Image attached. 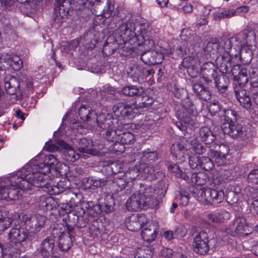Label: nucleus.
<instances>
[{"mask_svg":"<svg viewBox=\"0 0 258 258\" xmlns=\"http://www.w3.org/2000/svg\"><path fill=\"white\" fill-rule=\"evenodd\" d=\"M88 182L90 184L89 187L94 188L102 187L107 184L106 180L94 177H90L88 179Z\"/></svg>","mask_w":258,"mask_h":258,"instance_id":"55","label":"nucleus"},{"mask_svg":"<svg viewBox=\"0 0 258 258\" xmlns=\"http://www.w3.org/2000/svg\"><path fill=\"white\" fill-rule=\"evenodd\" d=\"M89 4H91L92 6L96 7L97 6H101V10L103 13V21L105 20L104 18L109 17L111 12L114 9L113 6L111 4L110 0H89L87 1Z\"/></svg>","mask_w":258,"mask_h":258,"instance_id":"22","label":"nucleus"},{"mask_svg":"<svg viewBox=\"0 0 258 258\" xmlns=\"http://www.w3.org/2000/svg\"><path fill=\"white\" fill-rule=\"evenodd\" d=\"M204 50L208 53L213 54L221 53L220 43L217 38L212 39L209 41L204 48Z\"/></svg>","mask_w":258,"mask_h":258,"instance_id":"38","label":"nucleus"},{"mask_svg":"<svg viewBox=\"0 0 258 258\" xmlns=\"http://www.w3.org/2000/svg\"><path fill=\"white\" fill-rule=\"evenodd\" d=\"M191 145L192 150L197 154H204L208 152L209 145H203L196 139L191 141Z\"/></svg>","mask_w":258,"mask_h":258,"instance_id":"50","label":"nucleus"},{"mask_svg":"<svg viewBox=\"0 0 258 258\" xmlns=\"http://www.w3.org/2000/svg\"><path fill=\"white\" fill-rule=\"evenodd\" d=\"M105 139L108 142L114 143V150L122 152L124 150V144H132L135 141V136L130 132L121 133L119 129L114 132L108 131Z\"/></svg>","mask_w":258,"mask_h":258,"instance_id":"6","label":"nucleus"},{"mask_svg":"<svg viewBox=\"0 0 258 258\" xmlns=\"http://www.w3.org/2000/svg\"><path fill=\"white\" fill-rule=\"evenodd\" d=\"M136 24L133 20L122 22L115 32V39L119 44H123L122 53L124 55L131 54V48L126 46L127 42L132 40H140L139 36L136 33Z\"/></svg>","mask_w":258,"mask_h":258,"instance_id":"3","label":"nucleus"},{"mask_svg":"<svg viewBox=\"0 0 258 258\" xmlns=\"http://www.w3.org/2000/svg\"><path fill=\"white\" fill-rule=\"evenodd\" d=\"M199 137L201 140L204 142L207 145H212L216 137L213 133L210 128L207 126H203L201 127L199 132Z\"/></svg>","mask_w":258,"mask_h":258,"instance_id":"29","label":"nucleus"},{"mask_svg":"<svg viewBox=\"0 0 258 258\" xmlns=\"http://www.w3.org/2000/svg\"><path fill=\"white\" fill-rule=\"evenodd\" d=\"M8 237L10 242L15 243L32 239V235L24 223L13 226L9 233Z\"/></svg>","mask_w":258,"mask_h":258,"instance_id":"11","label":"nucleus"},{"mask_svg":"<svg viewBox=\"0 0 258 258\" xmlns=\"http://www.w3.org/2000/svg\"><path fill=\"white\" fill-rule=\"evenodd\" d=\"M169 170L174 173L175 176L187 181L189 183H195L199 186L206 184L210 181L207 174L204 173L185 172L182 171L176 164L170 165Z\"/></svg>","mask_w":258,"mask_h":258,"instance_id":"7","label":"nucleus"},{"mask_svg":"<svg viewBox=\"0 0 258 258\" xmlns=\"http://www.w3.org/2000/svg\"><path fill=\"white\" fill-rule=\"evenodd\" d=\"M222 127L225 134H227L233 138H240L244 140L247 138L246 134L245 133V131L243 130L242 125L237 122Z\"/></svg>","mask_w":258,"mask_h":258,"instance_id":"16","label":"nucleus"},{"mask_svg":"<svg viewBox=\"0 0 258 258\" xmlns=\"http://www.w3.org/2000/svg\"><path fill=\"white\" fill-rule=\"evenodd\" d=\"M16 174L11 177L10 179L11 184L10 185L2 186L1 199L11 201H15L19 199V194L20 192L19 190L23 189L25 188H20L15 184V182L12 181V178Z\"/></svg>","mask_w":258,"mask_h":258,"instance_id":"15","label":"nucleus"},{"mask_svg":"<svg viewBox=\"0 0 258 258\" xmlns=\"http://www.w3.org/2000/svg\"><path fill=\"white\" fill-rule=\"evenodd\" d=\"M22 219H26L24 224L26 227H29L30 232L33 233L39 232L44 227L47 220L46 216L39 214H34L29 218L27 215H24L22 216Z\"/></svg>","mask_w":258,"mask_h":258,"instance_id":"13","label":"nucleus"},{"mask_svg":"<svg viewBox=\"0 0 258 258\" xmlns=\"http://www.w3.org/2000/svg\"><path fill=\"white\" fill-rule=\"evenodd\" d=\"M117 121V118H113L110 114L101 113L97 115L95 118V124L102 130H106L105 133L103 134L104 137L108 131L114 132V123Z\"/></svg>","mask_w":258,"mask_h":258,"instance_id":"14","label":"nucleus"},{"mask_svg":"<svg viewBox=\"0 0 258 258\" xmlns=\"http://www.w3.org/2000/svg\"><path fill=\"white\" fill-rule=\"evenodd\" d=\"M153 102V98L148 96L144 91L141 95H139L136 98L135 103L139 108H145L149 107Z\"/></svg>","mask_w":258,"mask_h":258,"instance_id":"37","label":"nucleus"},{"mask_svg":"<svg viewBox=\"0 0 258 258\" xmlns=\"http://www.w3.org/2000/svg\"><path fill=\"white\" fill-rule=\"evenodd\" d=\"M221 53L224 50L227 56L238 57L240 51V40L237 37L233 36L230 38H224L220 42Z\"/></svg>","mask_w":258,"mask_h":258,"instance_id":"12","label":"nucleus"},{"mask_svg":"<svg viewBox=\"0 0 258 258\" xmlns=\"http://www.w3.org/2000/svg\"><path fill=\"white\" fill-rule=\"evenodd\" d=\"M157 233L156 226L153 224H150L147 227L142 230L141 235L144 241L150 242L155 239Z\"/></svg>","mask_w":258,"mask_h":258,"instance_id":"32","label":"nucleus"},{"mask_svg":"<svg viewBox=\"0 0 258 258\" xmlns=\"http://www.w3.org/2000/svg\"><path fill=\"white\" fill-rule=\"evenodd\" d=\"M65 227L62 224H55L49 236L53 237V239H57L58 240L63 236V234H65Z\"/></svg>","mask_w":258,"mask_h":258,"instance_id":"51","label":"nucleus"},{"mask_svg":"<svg viewBox=\"0 0 258 258\" xmlns=\"http://www.w3.org/2000/svg\"><path fill=\"white\" fill-rule=\"evenodd\" d=\"M200 168L204 169L206 171H209L212 170L214 165L213 161L208 156V157H201Z\"/></svg>","mask_w":258,"mask_h":258,"instance_id":"54","label":"nucleus"},{"mask_svg":"<svg viewBox=\"0 0 258 258\" xmlns=\"http://www.w3.org/2000/svg\"><path fill=\"white\" fill-rule=\"evenodd\" d=\"M5 88L10 95L16 94L19 90L20 83L17 78L11 75H6L4 78Z\"/></svg>","mask_w":258,"mask_h":258,"instance_id":"23","label":"nucleus"},{"mask_svg":"<svg viewBox=\"0 0 258 258\" xmlns=\"http://www.w3.org/2000/svg\"><path fill=\"white\" fill-rule=\"evenodd\" d=\"M235 37L240 40V48L242 45H251L256 41L255 33L252 30H244Z\"/></svg>","mask_w":258,"mask_h":258,"instance_id":"27","label":"nucleus"},{"mask_svg":"<svg viewBox=\"0 0 258 258\" xmlns=\"http://www.w3.org/2000/svg\"><path fill=\"white\" fill-rule=\"evenodd\" d=\"M182 121L186 125H188L189 126L194 128L197 127L199 124L196 119L188 115L183 116Z\"/></svg>","mask_w":258,"mask_h":258,"instance_id":"59","label":"nucleus"},{"mask_svg":"<svg viewBox=\"0 0 258 258\" xmlns=\"http://www.w3.org/2000/svg\"><path fill=\"white\" fill-rule=\"evenodd\" d=\"M161 183L157 188L151 186L141 185L140 189L133 194L126 203L129 211H138L143 209L155 208L158 206V198L165 196L167 186Z\"/></svg>","mask_w":258,"mask_h":258,"instance_id":"1","label":"nucleus"},{"mask_svg":"<svg viewBox=\"0 0 258 258\" xmlns=\"http://www.w3.org/2000/svg\"><path fill=\"white\" fill-rule=\"evenodd\" d=\"M92 141L86 138L81 139L78 142V150L82 154V158L86 159L88 155H97L99 151L93 148Z\"/></svg>","mask_w":258,"mask_h":258,"instance_id":"17","label":"nucleus"},{"mask_svg":"<svg viewBox=\"0 0 258 258\" xmlns=\"http://www.w3.org/2000/svg\"><path fill=\"white\" fill-rule=\"evenodd\" d=\"M229 151V148L227 145L214 143L209 145L208 155L218 166H221L226 163V156Z\"/></svg>","mask_w":258,"mask_h":258,"instance_id":"10","label":"nucleus"},{"mask_svg":"<svg viewBox=\"0 0 258 258\" xmlns=\"http://www.w3.org/2000/svg\"><path fill=\"white\" fill-rule=\"evenodd\" d=\"M247 180L252 184H258V169H254L249 173Z\"/></svg>","mask_w":258,"mask_h":258,"instance_id":"64","label":"nucleus"},{"mask_svg":"<svg viewBox=\"0 0 258 258\" xmlns=\"http://www.w3.org/2000/svg\"><path fill=\"white\" fill-rule=\"evenodd\" d=\"M181 106L189 114L194 113L195 107L191 100L188 97L182 100Z\"/></svg>","mask_w":258,"mask_h":258,"instance_id":"56","label":"nucleus"},{"mask_svg":"<svg viewBox=\"0 0 258 258\" xmlns=\"http://www.w3.org/2000/svg\"><path fill=\"white\" fill-rule=\"evenodd\" d=\"M144 91V89L140 86L128 85L124 87L122 89L123 95L128 96H136V98L141 95Z\"/></svg>","mask_w":258,"mask_h":258,"instance_id":"39","label":"nucleus"},{"mask_svg":"<svg viewBox=\"0 0 258 258\" xmlns=\"http://www.w3.org/2000/svg\"><path fill=\"white\" fill-rule=\"evenodd\" d=\"M207 218L214 223H220L224 221L220 213H210L207 215Z\"/></svg>","mask_w":258,"mask_h":258,"instance_id":"60","label":"nucleus"},{"mask_svg":"<svg viewBox=\"0 0 258 258\" xmlns=\"http://www.w3.org/2000/svg\"><path fill=\"white\" fill-rule=\"evenodd\" d=\"M57 240L58 248L62 251L66 252L72 247L73 241L69 234H63V236Z\"/></svg>","mask_w":258,"mask_h":258,"instance_id":"40","label":"nucleus"},{"mask_svg":"<svg viewBox=\"0 0 258 258\" xmlns=\"http://www.w3.org/2000/svg\"><path fill=\"white\" fill-rule=\"evenodd\" d=\"M112 110L116 116L124 117L130 115L132 108L127 104L119 102L113 106Z\"/></svg>","mask_w":258,"mask_h":258,"instance_id":"31","label":"nucleus"},{"mask_svg":"<svg viewBox=\"0 0 258 258\" xmlns=\"http://www.w3.org/2000/svg\"><path fill=\"white\" fill-rule=\"evenodd\" d=\"M236 11L233 9L219 10L213 14V18L216 21L223 19H228L236 15Z\"/></svg>","mask_w":258,"mask_h":258,"instance_id":"44","label":"nucleus"},{"mask_svg":"<svg viewBox=\"0 0 258 258\" xmlns=\"http://www.w3.org/2000/svg\"><path fill=\"white\" fill-rule=\"evenodd\" d=\"M141 59L146 64L155 65L161 63L163 54L157 50H147L142 53Z\"/></svg>","mask_w":258,"mask_h":258,"instance_id":"20","label":"nucleus"},{"mask_svg":"<svg viewBox=\"0 0 258 258\" xmlns=\"http://www.w3.org/2000/svg\"><path fill=\"white\" fill-rule=\"evenodd\" d=\"M55 239L51 236H47L41 242L39 252L42 256L49 257L55 247Z\"/></svg>","mask_w":258,"mask_h":258,"instance_id":"21","label":"nucleus"},{"mask_svg":"<svg viewBox=\"0 0 258 258\" xmlns=\"http://www.w3.org/2000/svg\"><path fill=\"white\" fill-rule=\"evenodd\" d=\"M186 148L181 143H175L171 147V154L176 160H183L186 155Z\"/></svg>","mask_w":258,"mask_h":258,"instance_id":"30","label":"nucleus"},{"mask_svg":"<svg viewBox=\"0 0 258 258\" xmlns=\"http://www.w3.org/2000/svg\"><path fill=\"white\" fill-rule=\"evenodd\" d=\"M220 236L222 237V240L223 241H228V239L226 238L227 234L232 236H238L234 224L229 226L228 227L221 229L220 231Z\"/></svg>","mask_w":258,"mask_h":258,"instance_id":"52","label":"nucleus"},{"mask_svg":"<svg viewBox=\"0 0 258 258\" xmlns=\"http://www.w3.org/2000/svg\"><path fill=\"white\" fill-rule=\"evenodd\" d=\"M192 90L196 95L203 101H208L211 98V93L209 88L199 82L192 84Z\"/></svg>","mask_w":258,"mask_h":258,"instance_id":"25","label":"nucleus"},{"mask_svg":"<svg viewBox=\"0 0 258 258\" xmlns=\"http://www.w3.org/2000/svg\"><path fill=\"white\" fill-rule=\"evenodd\" d=\"M193 191L197 195L199 201L207 205H217L223 202L224 198V193L222 190L200 187L194 188Z\"/></svg>","mask_w":258,"mask_h":258,"instance_id":"8","label":"nucleus"},{"mask_svg":"<svg viewBox=\"0 0 258 258\" xmlns=\"http://www.w3.org/2000/svg\"><path fill=\"white\" fill-rule=\"evenodd\" d=\"M12 223V220L11 218L3 217L0 220V234L9 227Z\"/></svg>","mask_w":258,"mask_h":258,"instance_id":"63","label":"nucleus"},{"mask_svg":"<svg viewBox=\"0 0 258 258\" xmlns=\"http://www.w3.org/2000/svg\"><path fill=\"white\" fill-rule=\"evenodd\" d=\"M245 195L248 198V200H253L258 198L256 189L255 187L248 186L245 188Z\"/></svg>","mask_w":258,"mask_h":258,"instance_id":"61","label":"nucleus"},{"mask_svg":"<svg viewBox=\"0 0 258 258\" xmlns=\"http://www.w3.org/2000/svg\"><path fill=\"white\" fill-rule=\"evenodd\" d=\"M149 29L150 28L148 27V29L144 28L140 30V37L142 38V40L140 39V41L144 40V46L148 50H150L155 45V41L153 39L152 33L149 30Z\"/></svg>","mask_w":258,"mask_h":258,"instance_id":"28","label":"nucleus"},{"mask_svg":"<svg viewBox=\"0 0 258 258\" xmlns=\"http://www.w3.org/2000/svg\"><path fill=\"white\" fill-rule=\"evenodd\" d=\"M88 1L55 0V12L53 18L55 27H60L62 23L67 20L71 10L80 11L83 10L85 7Z\"/></svg>","mask_w":258,"mask_h":258,"instance_id":"4","label":"nucleus"},{"mask_svg":"<svg viewBox=\"0 0 258 258\" xmlns=\"http://www.w3.org/2000/svg\"><path fill=\"white\" fill-rule=\"evenodd\" d=\"M233 57H231V56L221 55L222 62L220 64V71L223 74H230V71L233 63Z\"/></svg>","mask_w":258,"mask_h":258,"instance_id":"43","label":"nucleus"},{"mask_svg":"<svg viewBox=\"0 0 258 258\" xmlns=\"http://www.w3.org/2000/svg\"><path fill=\"white\" fill-rule=\"evenodd\" d=\"M63 196L65 198L68 199L66 200L67 203L71 208L78 206V204L80 202V200L77 199L78 195L76 193L73 192L69 188V187Z\"/></svg>","mask_w":258,"mask_h":258,"instance_id":"45","label":"nucleus"},{"mask_svg":"<svg viewBox=\"0 0 258 258\" xmlns=\"http://www.w3.org/2000/svg\"><path fill=\"white\" fill-rule=\"evenodd\" d=\"M201 157L194 155L189 157V164L192 169H199L200 166Z\"/></svg>","mask_w":258,"mask_h":258,"instance_id":"62","label":"nucleus"},{"mask_svg":"<svg viewBox=\"0 0 258 258\" xmlns=\"http://www.w3.org/2000/svg\"><path fill=\"white\" fill-rule=\"evenodd\" d=\"M221 109V105L218 101H213L208 106L209 111L212 116L216 115L218 113Z\"/></svg>","mask_w":258,"mask_h":258,"instance_id":"58","label":"nucleus"},{"mask_svg":"<svg viewBox=\"0 0 258 258\" xmlns=\"http://www.w3.org/2000/svg\"><path fill=\"white\" fill-rule=\"evenodd\" d=\"M128 182L124 178H115L112 182L111 187L113 192V195H118L119 192H121L127 186Z\"/></svg>","mask_w":258,"mask_h":258,"instance_id":"42","label":"nucleus"},{"mask_svg":"<svg viewBox=\"0 0 258 258\" xmlns=\"http://www.w3.org/2000/svg\"><path fill=\"white\" fill-rule=\"evenodd\" d=\"M69 186L66 185L64 181H60L56 185H50L49 182L48 185L45 188L47 189V192L50 195H57L63 192H66Z\"/></svg>","mask_w":258,"mask_h":258,"instance_id":"35","label":"nucleus"},{"mask_svg":"<svg viewBox=\"0 0 258 258\" xmlns=\"http://www.w3.org/2000/svg\"><path fill=\"white\" fill-rule=\"evenodd\" d=\"M46 173L38 169H32L31 165L28 163L21 171L17 172L12 181L15 182L20 188H29V184L37 187H46L49 181Z\"/></svg>","mask_w":258,"mask_h":258,"instance_id":"2","label":"nucleus"},{"mask_svg":"<svg viewBox=\"0 0 258 258\" xmlns=\"http://www.w3.org/2000/svg\"><path fill=\"white\" fill-rule=\"evenodd\" d=\"M238 56H239L242 63L245 65H248L252 59L253 54L252 51L250 49L242 51L241 48Z\"/></svg>","mask_w":258,"mask_h":258,"instance_id":"53","label":"nucleus"},{"mask_svg":"<svg viewBox=\"0 0 258 258\" xmlns=\"http://www.w3.org/2000/svg\"><path fill=\"white\" fill-rule=\"evenodd\" d=\"M237 234L239 236L247 235L248 226L246 225V220L244 218H237L234 223Z\"/></svg>","mask_w":258,"mask_h":258,"instance_id":"41","label":"nucleus"},{"mask_svg":"<svg viewBox=\"0 0 258 258\" xmlns=\"http://www.w3.org/2000/svg\"><path fill=\"white\" fill-rule=\"evenodd\" d=\"M78 114L82 121L86 122L89 125L95 126L96 113L90 106L82 105L79 108Z\"/></svg>","mask_w":258,"mask_h":258,"instance_id":"19","label":"nucleus"},{"mask_svg":"<svg viewBox=\"0 0 258 258\" xmlns=\"http://www.w3.org/2000/svg\"><path fill=\"white\" fill-rule=\"evenodd\" d=\"M233 78L239 85L245 86L248 81L247 69L243 67Z\"/></svg>","mask_w":258,"mask_h":258,"instance_id":"49","label":"nucleus"},{"mask_svg":"<svg viewBox=\"0 0 258 258\" xmlns=\"http://www.w3.org/2000/svg\"><path fill=\"white\" fill-rule=\"evenodd\" d=\"M153 253L154 249L153 248L143 246L136 249L135 254L136 258H151Z\"/></svg>","mask_w":258,"mask_h":258,"instance_id":"47","label":"nucleus"},{"mask_svg":"<svg viewBox=\"0 0 258 258\" xmlns=\"http://www.w3.org/2000/svg\"><path fill=\"white\" fill-rule=\"evenodd\" d=\"M215 86L219 92L221 93H225L230 84V80L226 75L221 74L214 79Z\"/></svg>","mask_w":258,"mask_h":258,"instance_id":"33","label":"nucleus"},{"mask_svg":"<svg viewBox=\"0 0 258 258\" xmlns=\"http://www.w3.org/2000/svg\"><path fill=\"white\" fill-rule=\"evenodd\" d=\"M158 159V153L157 151H151L148 149L142 153L141 160L146 164L151 163L156 161Z\"/></svg>","mask_w":258,"mask_h":258,"instance_id":"46","label":"nucleus"},{"mask_svg":"<svg viewBox=\"0 0 258 258\" xmlns=\"http://www.w3.org/2000/svg\"><path fill=\"white\" fill-rule=\"evenodd\" d=\"M209 228L196 227L193 233L192 248L194 251L200 255H205L214 247L213 242L215 239L210 238Z\"/></svg>","mask_w":258,"mask_h":258,"instance_id":"5","label":"nucleus"},{"mask_svg":"<svg viewBox=\"0 0 258 258\" xmlns=\"http://www.w3.org/2000/svg\"><path fill=\"white\" fill-rule=\"evenodd\" d=\"M127 76L133 82L144 80V67L137 63L132 64L128 68Z\"/></svg>","mask_w":258,"mask_h":258,"instance_id":"24","label":"nucleus"},{"mask_svg":"<svg viewBox=\"0 0 258 258\" xmlns=\"http://www.w3.org/2000/svg\"><path fill=\"white\" fill-rule=\"evenodd\" d=\"M242 195L240 187L238 185H234L227 190L226 200L229 204L233 205L238 203Z\"/></svg>","mask_w":258,"mask_h":258,"instance_id":"26","label":"nucleus"},{"mask_svg":"<svg viewBox=\"0 0 258 258\" xmlns=\"http://www.w3.org/2000/svg\"><path fill=\"white\" fill-rule=\"evenodd\" d=\"M145 218L144 216H136L130 219L129 222L126 223L127 228L131 231H137L143 226Z\"/></svg>","mask_w":258,"mask_h":258,"instance_id":"36","label":"nucleus"},{"mask_svg":"<svg viewBox=\"0 0 258 258\" xmlns=\"http://www.w3.org/2000/svg\"><path fill=\"white\" fill-rule=\"evenodd\" d=\"M239 115L237 112L233 109H226L224 110V114L221 118L223 121L222 126H226L229 124L236 122Z\"/></svg>","mask_w":258,"mask_h":258,"instance_id":"34","label":"nucleus"},{"mask_svg":"<svg viewBox=\"0 0 258 258\" xmlns=\"http://www.w3.org/2000/svg\"><path fill=\"white\" fill-rule=\"evenodd\" d=\"M217 67L212 62L204 63L202 67V78L207 84L217 77Z\"/></svg>","mask_w":258,"mask_h":258,"instance_id":"18","label":"nucleus"},{"mask_svg":"<svg viewBox=\"0 0 258 258\" xmlns=\"http://www.w3.org/2000/svg\"><path fill=\"white\" fill-rule=\"evenodd\" d=\"M57 163L56 158L50 154H39L29 162V165H31L32 169H38L41 170L42 172L47 173L50 172V168L56 165Z\"/></svg>","mask_w":258,"mask_h":258,"instance_id":"9","label":"nucleus"},{"mask_svg":"<svg viewBox=\"0 0 258 258\" xmlns=\"http://www.w3.org/2000/svg\"><path fill=\"white\" fill-rule=\"evenodd\" d=\"M244 86L239 85V86H236L234 88L235 95L238 101L249 95L247 91L243 88Z\"/></svg>","mask_w":258,"mask_h":258,"instance_id":"57","label":"nucleus"},{"mask_svg":"<svg viewBox=\"0 0 258 258\" xmlns=\"http://www.w3.org/2000/svg\"><path fill=\"white\" fill-rule=\"evenodd\" d=\"M80 158H82V154L77 153L70 146L63 152V158L68 162H74Z\"/></svg>","mask_w":258,"mask_h":258,"instance_id":"48","label":"nucleus"}]
</instances>
